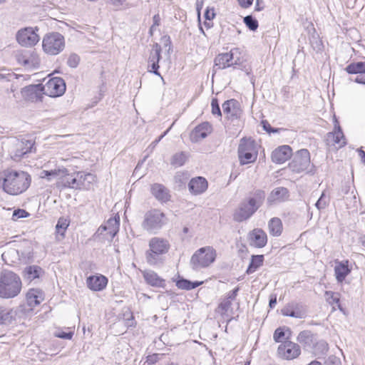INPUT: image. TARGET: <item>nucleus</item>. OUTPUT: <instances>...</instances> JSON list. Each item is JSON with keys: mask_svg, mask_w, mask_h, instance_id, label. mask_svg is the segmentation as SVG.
<instances>
[{"mask_svg": "<svg viewBox=\"0 0 365 365\" xmlns=\"http://www.w3.org/2000/svg\"><path fill=\"white\" fill-rule=\"evenodd\" d=\"M354 81L358 83L364 84L365 85V75L357 76Z\"/></svg>", "mask_w": 365, "mask_h": 365, "instance_id": "obj_59", "label": "nucleus"}, {"mask_svg": "<svg viewBox=\"0 0 365 365\" xmlns=\"http://www.w3.org/2000/svg\"><path fill=\"white\" fill-rule=\"evenodd\" d=\"M345 71L349 74H364L365 73V62L351 63L345 68Z\"/></svg>", "mask_w": 365, "mask_h": 365, "instance_id": "obj_33", "label": "nucleus"}, {"mask_svg": "<svg viewBox=\"0 0 365 365\" xmlns=\"http://www.w3.org/2000/svg\"><path fill=\"white\" fill-rule=\"evenodd\" d=\"M119 225H120V218L119 217H114L110 218L105 225H101L98 230V232H99L101 234L103 233V232H107V234L110 235V239L112 240L118 233L119 230Z\"/></svg>", "mask_w": 365, "mask_h": 365, "instance_id": "obj_22", "label": "nucleus"}, {"mask_svg": "<svg viewBox=\"0 0 365 365\" xmlns=\"http://www.w3.org/2000/svg\"><path fill=\"white\" fill-rule=\"evenodd\" d=\"M249 241L251 246L262 248L267 245V236L264 230L256 228L249 233Z\"/></svg>", "mask_w": 365, "mask_h": 365, "instance_id": "obj_17", "label": "nucleus"}, {"mask_svg": "<svg viewBox=\"0 0 365 365\" xmlns=\"http://www.w3.org/2000/svg\"><path fill=\"white\" fill-rule=\"evenodd\" d=\"M232 302L227 298L223 299L222 302L218 306V309L221 311L222 314L227 313L229 309L231 308Z\"/></svg>", "mask_w": 365, "mask_h": 365, "instance_id": "obj_46", "label": "nucleus"}, {"mask_svg": "<svg viewBox=\"0 0 365 365\" xmlns=\"http://www.w3.org/2000/svg\"><path fill=\"white\" fill-rule=\"evenodd\" d=\"M281 312L284 316L294 318L302 319L306 316V311L304 307L296 302L288 304L281 310Z\"/></svg>", "mask_w": 365, "mask_h": 365, "instance_id": "obj_19", "label": "nucleus"}, {"mask_svg": "<svg viewBox=\"0 0 365 365\" xmlns=\"http://www.w3.org/2000/svg\"><path fill=\"white\" fill-rule=\"evenodd\" d=\"M43 173H45V175L47 177L57 175L56 170H51V171L44 170Z\"/></svg>", "mask_w": 365, "mask_h": 365, "instance_id": "obj_61", "label": "nucleus"}, {"mask_svg": "<svg viewBox=\"0 0 365 365\" xmlns=\"http://www.w3.org/2000/svg\"><path fill=\"white\" fill-rule=\"evenodd\" d=\"M11 147L9 150L11 158L19 161L27 153L35 150L34 143L31 140L14 138L11 140Z\"/></svg>", "mask_w": 365, "mask_h": 365, "instance_id": "obj_10", "label": "nucleus"}, {"mask_svg": "<svg viewBox=\"0 0 365 365\" xmlns=\"http://www.w3.org/2000/svg\"><path fill=\"white\" fill-rule=\"evenodd\" d=\"M216 255V251L212 247H201L191 257L190 266L194 270L207 267L215 261Z\"/></svg>", "mask_w": 365, "mask_h": 365, "instance_id": "obj_4", "label": "nucleus"}, {"mask_svg": "<svg viewBox=\"0 0 365 365\" xmlns=\"http://www.w3.org/2000/svg\"><path fill=\"white\" fill-rule=\"evenodd\" d=\"M202 281L191 282L188 279L181 278L176 282V286L181 289L191 290L202 284Z\"/></svg>", "mask_w": 365, "mask_h": 365, "instance_id": "obj_35", "label": "nucleus"}, {"mask_svg": "<svg viewBox=\"0 0 365 365\" xmlns=\"http://www.w3.org/2000/svg\"><path fill=\"white\" fill-rule=\"evenodd\" d=\"M150 191L152 195L162 202H168L170 200L168 190L162 184L155 183L151 186Z\"/></svg>", "mask_w": 365, "mask_h": 365, "instance_id": "obj_28", "label": "nucleus"}, {"mask_svg": "<svg viewBox=\"0 0 365 365\" xmlns=\"http://www.w3.org/2000/svg\"><path fill=\"white\" fill-rule=\"evenodd\" d=\"M351 271V268L349 266L348 260L336 262L334 273L338 282H342Z\"/></svg>", "mask_w": 365, "mask_h": 365, "instance_id": "obj_25", "label": "nucleus"}, {"mask_svg": "<svg viewBox=\"0 0 365 365\" xmlns=\"http://www.w3.org/2000/svg\"><path fill=\"white\" fill-rule=\"evenodd\" d=\"M211 125L209 123H202L195 128L191 133V139L192 141L197 142L205 138L210 133Z\"/></svg>", "mask_w": 365, "mask_h": 365, "instance_id": "obj_27", "label": "nucleus"}, {"mask_svg": "<svg viewBox=\"0 0 365 365\" xmlns=\"http://www.w3.org/2000/svg\"><path fill=\"white\" fill-rule=\"evenodd\" d=\"M143 275L146 283L150 286L162 287L165 284V280L153 270H145L143 272Z\"/></svg>", "mask_w": 365, "mask_h": 365, "instance_id": "obj_30", "label": "nucleus"}, {"mask_svg": "<svg viewBox=\"0 0 365 365\" xmlns=\"http://www.w3.org/2000/svg\"><path fill=\"white\" fill-rule=\"evenodd\" d=\"M313 168L314 165H310V154L307 149L298 150L289 164V168L296 173L304 171H307V173H313Z\"/></svg>", "mask_w": 365, "mask_h": 365, "instance_id": "obj_9", "label": "nucleus"}, {"mask_svg": "<svg viewBox=\"0 0 365 365\" xmlns=\"http://www.w3.org/2000/svg\"><path fill=\"white\" fill-rule=\"evenodd\" d=\"M43 51L51 56L61 53L65 47V39L62 34L52 32L46 34L42 41Z\"/></svg>", "mask_w": 365, "mask_h": 365, "instance_id": "obj_7", "label": "nucleus"}, {"mask_svg": "<svg viewBox=\"0 0 365 365\" xmlns=\"http://www.w3.org/2000/svg\"><path fill=\"white\" fill-rule=\"evenodd\" d=\"M211 107H212V115H217L219 117L222 116V112H221V110L220 108L218 100L216 98H214L212 99Z\"/></svg>", "mask_w": 365, "mask_h": 365, "instance_id": "obj_45", "label": "nucleus"}, {"mask_svg": "<svg viewBox=\"0 0 365 365\" xmlns=\"http://www.w3.org/2000/svg\"><path fill=\"white\" fill-rule=\"evenodd\" d=\"M237 1L239 2V4L242 8H248L252 4L254 0H237Z\"/></svg>", "mask_w": 365, "mask_h": 365, "instance_id": "obj_55", "label": "nucleus"}, {"mask_svg": "<svg viewBox=\"0 0 365 365\" xmlns=\"http://www.w3.org/2000/svg\"><path fill=\"white\" fill-rule=\"evenodd\" d=\"M153 26H158L160 25V15L158 14H155L154 15V16L153 17Z\"/></svg>", "mask_w": 365, "mask_h": 365, "instance_id": "obj_58", "label": "nucleus"}, {"mask_svg": "<svg viewBox=\"0 0 365 365\" xmlns=\"http://www.w3.org/2000/svg\"><path fill=\"white\" fill-rule=\"evenodd\" d=\"M263 129L269 133H276L279 131V128H272L270 124L267 120H262L261 122Z\"/></svg>", "mask_w": 365, "mask_h": 365, "instance_id": "obj_49", "label": "nucleus"}, {"mask_svg": "<svg viewBox=\"0 0 365 365\" xmlns=\"http://www.w3.org/2000/svg\"><path fill=\"white\" fill-rule=\"evenodd\" d=\"M22 282L18 274L10 270H3L0 274V297L9 299L21 292Z\"/></svg>", "mask_w": 365, "mask_h": 365, "instance_id": "obj_3", "label": "nucleus"}, {"mask_svg": "<svg viewBox=\"0 0 365 365\" xmlns=\"http://www.w3.org/2000/svg\"><path fill=\"white\" fill-rule=\"evenodd\" d=\"M265 199V192L262 190H256L252 197L243 200L235 210L233 220L240 222L249 219L262 205Z\"/></svg>", "mask_w": 365, "mask_h": 365, "instance_id": "obj_2", "label": "nucleus"}, {"mask_svg": "<svg viewBox=\"0 0 365 365\" xmlns=\"http://www.w3.org/2000/svg\"><path fill=\"white\" fill-rule=\"evenodd\" d=\"M68 170L64 169L62 173L64 175L61 180V184L63 187H68L76 190H80L81 181L77 179V172L73 174L67 173Z\"/></svg>", "mask_w": 365, "mask_h": 365, "instance_id": "obj_26", "label": "nucleus"}, {"mask_svg": "<svg viewBox=\"0 0 365 365\" xmlns=\"http://www.w3.org/2000/svg\"><path fill=\"white\" fill-rule=\"evenodd\" d=\"M55 336L64 339H71L73 336V331L66 332L63 331H58L54 334Z\"/></svg>", "mask_w": 365, "mask_h": 365, "instance_id": "obj_51", "label": "nucleus"}, {"mask_svg": "<svg viewBox=\"0 0 365 365\" xmlns=\"http://www.w3.org/2000/svg\"><path fill=\"white\" fill-rule=\"evenodd\" d=\"M215 16V9L213 7H207L205 11L204 17L206 21H211Z\"/></svg>", "mask_w": 365, "mask_h": 365, "instance_id": "obj_53", "label": "nucleus"}, {"mask_svg": "<svg viewBox=\"0 0 365 365\" xmlns=\"http://www.w3.org/2000/svg\"><path fill=\"white\" fill-rule=\"evenodd\" d=\"M262 3V0H256L255 11H261L263 9V6L260 4Z\"/></svg>", "mask_w": 365, "mask_h": 365, "instance_id": "obj_60", "label": "nucleus"}, {"mask_svg": "<svg viewBox=\"0 0 365 365\" xmlns=\"http://www.w3.org/2000/svg\"><path fill=\"white\" fill-rule=\"evenodd\" d=\"M286 331H290L289 329L285 327L276 329L273 334L274 341L279 343L282 342L284 339H289V336H286Z\"/></svg>", "mask_w": 365, "mask_h": 365, "instance_id": "obj_41", "label": "nucleus"}, {"mask_svg": "<svg viewBox=\"0 0 365 365\" xmlns=\"http://www.w3.org/2000/svg\"><path fill=\"white\" fill-rule=\"evenodd\" d=\"M4 192L17 195L25 192L31 185L30 175L22 170H6L1 173L0 181Z\"/></svg>", "mask_w": 365, "mask_h": 365, "instance_id": "obj_1", "label": "nucleus"}, {"mask_svg": "<svg viewBox=\"0 0 365 365\" xmlns=\"http://www.w3.org/2000/svg\"><path fill=\"white\" fill-rule=\"evenodd\" d=\"M85 177L86 180V184H88V189L91 184L95 180V176L91 173H85Z\"/></svg>", "mask_w": 365, "mask_h": 365, "instance_id": "obj_56", "label": "nucleus"}, {"mask_svg": "<svg viewBox=\"0 0 365 365\" xmlns=\"http://www.w3.org/2000/svg\"><path fill=\"white\" fill-rule=\"evenodd\" d=\"M15 76L13 73H3L0 72V80L5 79L6 81H11V78Z\"/></svg>", "mask_w": 365, "mask_h": 365, "instance_id": "obj_57", "label": "nucleus"}, {"mask_svg": "<svg viewBox=\"0 0 365 365\" xmlns=\"http://www.w3.org/2000/svg\"><path fill=\"white\" fill-rule=\"evenodd\" d=\"M277 354L283 359L292 360L301 354V348L298 344L286 340L278 346Z\"/></svg>", "mask_w": 365, "mask_h": 365, "instance_id": "obj_12", "label": "nucleus"}, {"mask_svg": "<svg viewBox=\"0 0 365 365\" xmlns=\"http://www.w3.org/2000/svg\"><path fill=\"white\" fill-rule=\"evenodd\" d=\"M237 153L241 165L253 163L258 155L257 145L255 140L243 138L240 140Z\"/></svg>", "mask_w": 365, "mask_h": 365, "instance_id": "obj_5", "label": "nucleus"}, {"mask_svg": "<svg viewBox=\"0 0 365 365\" xmlns=\"http://www.w3.org/2000/svg\"><path fill=\"white\" fill-rule=\"evenodd\" d=\"M215 66L217 69H225L230 66L240 65L242 63L241 53L237 48L228 53L218 54L215 58Z\"/></svg>", "mask_w": 365, "mask_h": 365, "instance_id": "obj_11", "label": "nucleus"}, {"mask_svg": "<svg viewBox=\"0 0 365 365\" xmlns=\"http://www.w3.org/2000/svg\"><path fill=\"white\" fill-rule=\"evenodd\" d=\"M268 228L270 235L273 236H279L283 230L282 222L278 217L272 218L268 223Z\"/></svg>", "mask_w": 365, "mask_h": 365, "instance_id": "obj_32", "label": "nucleus"}, {"mask_svg": "<svg viewBox=\"0 0 365 365\" xmlns=\"http://www.w3.org/2000/svg\"><path fill=\"white\" fill-rule=\"evenodd\" d=\"M165 223V214L160 210L152 209L145 212L142 227L150 233H156Z\"/></svg>", "mask_w": 365, "mask_h": 365, "instance_id": "obj_6", "label": "nucleus"}, {"mask_svg": "<svg viewBox=\"0 0 365 365\" xmlns=\"http://www.w3.org/2000/svg\"><path fill=\"white\" fill-rule=\"evenodd\" d=\"M188 188L191 193L199 195L204 192L207 188V182L202 177L192 178L189 184Z\"/></svg>", "mask_w": 365, "mask_h": 365, "instance_id": "obj_24", "label": "nucleus"}, {"mask_svg": "<svg viewBox=\"0 0 365 365\" xmlns=\"http://www.w3.org/2000/svg\"><path fill=\"white\" fill-rule=\"evenodd\" d=\"M36 31H38L37 28L34 29L27 27L19 30L16 34V40L22 46L31 47L35 46L40 40L39 36Z\"/></svg>", "mask_w": 365, "mask_h": 365, "instance_id": "obj_13", "label": "nucleus"}, {"mask_svg": "<svg viewBox=\"0 0 365 365\" xmlns=\"http://www.w3.org/2000/svg\"><path fill=\"white\" fill-rule=\"evenodd\" d=\"M238 292H239V287L235 288L233 290L230 291L228 293L227 298L231 301L235 300L237 295Z\"/></svg>", "mask_w": 365, "mask_h": 365, "instance_id": "obj_54", "label": "nucleus"}, {"mask_svg": "<svg viewBox=\"0 0 365 365\" xmlns=\"http://www.w3.org/2000/svg\"><path fill=\"white\" fill-rule=\"evenodd\" d=\"M77 179L81 181L80 190L88 189V184H86V180L85 173L83 172H77Z\"/></svg>", "mask_w": 365, "mask_h": 365, "instance_id": "obj_50", "label": "nucleus"}, {"mask_svg": "<svg viewBox=\"0 0 365 365\" xmlns=\"http://www.w3.org/2000/svg\"><path fill=\"white\" fill-rule=\"evenodd\" d=\"M359 242L363 245L364 247H365V235H362L361 237H359Z\"/></svg>", "mask_w": 365, "mask_h": 365, "instance_id": "obj_64", "label": "nucleus"}, {"mask_svg": "<svg viewBox=\"0 0 365 365\" xmlns=\"http://www.w3.org/2000/svg\"><path fill=\"white\" fill-rule=\"evenodd\" d=\"M243 21L251 31H256L258 28V21L251 15L245 16Z\"/></svg>", "mask_w": 365, "mask_h": 365, "instance_id": "obj_43", "label": "nucleus"}, {"mask_svg": "<svg viewBox=\"0 0 365 365\" xmlns=\"http://www.w3.org/2000/svg\"><path fill=\"white\" fill-rule=\"evenodd\" d=\"M277 304V298L276 297H272L270 299H269V307L271 308H273L274 307V306L276 305Z\"/></svg>", "mask_w": 365, "mask_h": 365, "instance_id": "obj_62", "label": "nucleus"}, {"mask_svg": "<svg viewBox=\"0 0 365 365\" xmlns=\"http://www.w3.org/2000/svg\"><path fill=\"white\" fill-rule=\"evenodd\" d=\"M264 262V255H252L251 257L250 263L248 266V268L246 271L247 274H250L255 272L259 267L263 264Z\"/></svg>", "mask_w": 365, "mask_h": 365, "instance_id": "obj_34", "label": "nucleus"}, {"mask_svg": "<svg viewBox=\"0 0 365 365\" xmlns=\"http://www.w3.org/2000/svg\"><path fill=\"white\" fill-rule=\"evenodd\" d=\"M187 155L185 152L175 153L171 158L170 163L175 167H180L185 164Z\"/></svg>", "mask_w": 365, "mask_h": 365, "instance_id": "obj_40", "label": "nucleus"}, {"mask_svg": "<svg viewBox=\"0 0 365 365\" xmlns=\"http://www.w3.org/2000/svg\"><path fill=\"white\" fill-rule=\"evenodd\" d=\"M15 320V312L12 309L0 308V324H10Z\"/></svg>", "mask_w": 365, "mask_h": 365, "instance_id": "obj_36", "label": "nucleus"}, {"mask_svg": "<svg viewBox=\"0 0 365 365\" xmlns=\"http://www.w3.org/2000/svg\"><path fill=\"white\" fill-rule=\"evenodd\" d=\"M149 249L155 253L165 255L170 249V244L165 239L155 237L149 241Z\"/></svg>", "mask_w": 365, "mask_h": 365, "instance_id": "obj_21", "label": "nucleus"}, {"mask_svg": "<svg viewBox=\"0 0 365 365\" xmlns=\"http://www.w3.org/2000/svg\"><path fill=\"white\" fill-rule=\"evenodd\" d=\"M329 201V197L326 196L324 192H323L320 197L315 203V206L319 210L325 209L328 206Z\"/></svg>", "mask_w": 365, "mask_h": 365, "instance_id": "obj_44", "label": "nucleus"}, {"mask_svg": "<svg viewBox=\"0 0 365 365\" xmlns=\"http://www.w3.org/2000/svg\"><path fill=\"white\" fill-rule=\"evenodd\" d=\"M163 255L162 254L155 253L149 249L145 252L146 262L153 266L161 264L163 261Z\"/></svg>", "mask_w": 365, "mask_h": 365, "instance_id": "obj_37", "label": "nucleus"}, {"mask_svg": "<svg viewBox=\"0 0 365 365\" xmlns=\"http://www.w3.org/2000/svg\"><path fill=\"white\" fill-rule=\"evenodd\" d=\"M222 106L223 113L227 115L228 119L232 120L240 118L242 113L240 103L235 99L225 101Z\"/></svg>", "mask_w": 365, "mask_h": 365, "instance_id": "obj_14", "label": "nucleus"}, {"mask_svg": "<svg viewBox=\"0 0 365 365\" xmlns=\"http://www.w3.org/2000/svg\"><path fill=\"white\" fill-rule=\"evenodd\" d=\"M38 86L41 87V91L44 94L50 97L61 96L66 91V83L64 81L59 77L49 79L43 86H31L26 88V89L28 91L33 93Z\"/></svg>", "mask_w": 365, "mask_h": 365, "instance_id": "obj_8", "label": "nucleus"}, {"mask_svg": "<svg viewBox=\"0 0 365 365\" xmlns=\"http://www.w3.org/2000/svg\"><path fill=\"white\" fill-rule=\"evenodd\" d=\"M79 61L80 57L76 53H72L68 58L67 64L71 68H76L79 63Z\"/></svg>", "mask_w": 365, "mask_h": 365, "instance_id": "obj_47", "label": "nucleus"}, {"mask_svg": "<svg viewBox=\"0 0 365 365\" xmlns=\"http://www.w3.org/2000/svg\"><path fill=\"white\" fill-rule=\"evenodd\" d=\"M288 197V190L283 187L273 190L267 197V203L271 205L277 202L284 201Z\"/></svg>", "mask_w": 365, "mask_h": 365, "instance_id": "obj_31", "label": "nucleus"}, {"mask_svg": "<svg viewBox=\"0 0 365 365\" xmlns=\"http://www.w3.org/2000/svg\"><path fill=\"white\" fill-rule=\"evenodd\" d=\"M297 341L302 344H309L312 341L311 331L307 330L301 331L297 336Z\"/></svg>", "mask_w": 365, "mask_h": 365, "instance_id": "obj_42", "label": "nucleus"}, {"mask_svg": "<svg viewBox=\"0 0 365 365\" xmlns=\"http://www.w3.org/2000/svg\"><path fill=\"white\" fill-rule=\"evenodd\" d=\"M68 224L66 222V220H61V219L58 221L57 225H56V229L58 233L63 232L66 230Z\"/></svg>", "mask_w": 365, "mask_h": 365, "instance_id": "obj_52", "label": "nucleus"}, {"mask_svg": "<svg viewBox=\"0 0 365 365\" xmlns=\"http://www.w3.org/2000/svg\"><path fill=\"white\" fill-rule=\"evenodd\" d=\"M326 141L329 145H339V148H341L346 145L344 135L338 122L336 120L335 130L327 134Z\"/></svg>", "mask_w": 365, "mask_h": 365, "instance_id": "obj_18", "label": "nucleus"}, {"mask_svg": "<svg viewBox=\"0 0 365 365\" xmlns=\"http://www.w3.org/2000/svg\"><path fill=\"white\" fill-rule=\"evenodd\" d=\"M161 47L158 43H155L153 44L152 50L150 51V56L148 58V68L150 67V69L148 71L150 72H153L154 74L159 76L161 77L162 79L163 77L160 76V73L158 71L159 69V61L161 58Z\"/></svg>", "mask_w": 365, "mask_h": 365, "instance_id": "obj_15", "label": "nucleus"}, {"mask_svg": "<svg viewBox=\"0 0 365 365\" xmlns=\"http://www.w3.org/2000/svg\"><path fill=\"white\" fill-rule=\"evenodd\" d=\"M41 272L42 269L40 267L36 265L29 266L24 269L26 277L27 279L31 281L36 278H38Z\"/></svg>", "mask_w": 365, "mask_h": 365, "instance_id": "obj_38", "label": "nucleus"}, {"mask_svg": "<svg viewBox=\"0 0 365 365\" xmlns=\"http://www.w3.org/2000/svg\"><path fill=\"white\" fill-rule=\"evenodd\" d=\"M43 299V294L40 289H31L26 294V302L31 309L38 305Z\"/></svg>", "mask_w": 365, "mask_h": 365, "instance_id": "obj_29", "label": "nucleus"}, {"mask_svg": "<svg viewBox=\"0 0 365 365\" xmlns=\"http://www.w3.org/2000/svg\"><path fill=\"white\" fill-rule=\"evenodd\" d=\"M108 278L103 274L91 275L86 279V285L88 289L94 292L103 290L108 284Z\"/></svg>", "mask_w": 365, "mask_h": 365, "instance_id": "obj_16", "label": "nucleus"}, {"mask_svg": "<svg viewBox=\"0 0 365 365\" xmlns=\"http://www.w3.org/2000/svg\"><path fill=\"white\" fill-rule=\"evenodd\" d=\"M325 296L327 297V302L334 306L336 305L341 311L342 310V307L340 304V294L338 292H333L331 291H326Z\"/></svg>", "mask_w": 365, "mask_h": 365, "instance_id": "obj_39", "label": "nucleus"}, {"mask_svg": "<svg viewBox=\"0 0 365 365\" xmlns=\"http://www.w3.org/2000/svg\"><path fill=\"white\" fill-rule=\"evenodd\" d=\"M292 155V150L289 145H282L276 148L272 153L274 163L282 164L289 160Z\"/></svg>", "mask_w": 365, "mask_h": 365, "instance_id": "obj_20", "label": "nucleus"}, {"mask_svg": "<svg viewBox=\"0 0 365 365\" xmlns=\"http://www.w3.org/2000/svg\"><path fill=\"white\" fill-rule=\"evenodd\" d=\"M359 156L361 157L362 163H365V152L363 150L359 149Z\"/></svg>", "mask_w": 365, "mask_h": 365, "instance_id": "obj_63", "label": "nucleus"}, {"mask_svg": "<svg viewBox=\"0 0 365 365\" xmlns=\"http://www.w3.org/2000/svg\"><path fill=\"white\" fill-rule=\"evenodd\" d=\"M18 61L28 69H36L40 65L38 56L34 53H24L19 57Z\"/></svg>", "mask_w": 365, "mask_h": 365, "instance_id": "obj_23", "label": "nucleus"}, {"mask_svg": "<svg viewBox=\"0 0 365 365\" xmlns=\"http://www.w3.org/2000/svg\"><path fill=\"white\" fill-rule=\"evenodd\" d=\"M29 215V213L27 212L25 210L23 209H17L15 210L13 212L12 219L14 220H17L20 218H24Z\"/></svg>", "mask_w": 365, "mask_h": 365, "instance_id": "obj_48", "label": "nucleus"}]
</instances>
